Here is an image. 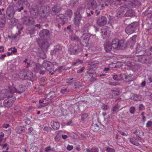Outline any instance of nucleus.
<instances>
[{
    "mask_svg": "<svg viewBox=\"0 0 152 152\" xmlns=\"http://www.w3.org/2000/svg\"><path fill=\"white\" fill-rule=\"evenodd\" d=\"M44 51L42 50L37 53L38 56L43 59H45L46 58V54L44 53Z\"/></svg>",
    "mask_w": 152,
    "mask_h": 152,
    "instance_id": "473e14b6",
    "label": "nucleus"
},
{
    "mask_svg": "<svg viewBox=\"0 0 152 152\" xmlns=\"http://www.w3.org/2000/svg\"><path fill=\"white\" fill-rule=\"evenodd\" d=\"M41 9L43 14L40 15L39 20L42 22H44L47 18V15L50 11V7L48 6L42 7Z\"/></svg>",
    "mask_w": 152,
    "mask_h": 152,
    "instance_id": "423d86ee",
    "label": "nucleus"
},
{
    "mask_svg": "<svg viewBox=\"0 0 152 152\" xmlns=\"http://www.w3.org/2000/svg\"><path fill=\"white\" fill-rule=\"evenodd\" d=\"M96 79L94 77H91L90 79L89 80L91 82H94L96 80Z\"/></svg>",
    "mask_w": 152,
    "mask_h": 152,
    "instance_id": "338daca9",
    "label": "nucleus"
},
{
    "mask_svg": "<svg viewBox=\"0 0 152 152\" xmlns=\"http://www.w3.org/2000/svg\"><path fill=\"white\" fill-rule=\"evenodd\" d=\"M101 33L102 37L103 39L107 37L109 34V28L105 26L103 27L101 29Z\"/></svg>",
    "mask_w": 152,
    "mask_h": 152,
    "instance_id": "6ab92c4d",
    "label": "nucleus"
},
{
    "mask_svg": "<svg viewBox=\"0 0 152 152\" xmlns=\"http://www.w3.org/2000/svg\"><path fill=\"white\" fill-rule=\"evenodd\" d=\"M117 1L119 2H121V1H125L126 2L125 5V8H130L131 7L133 4V2L130 1H127V0H117Z\"/></svg>",
    "mask_w": 152,
    "mask_h": 152,
    "instance_id": "b1692460",
    "label": "nucleus"
},
{
    "mask_svg": "<svg viewBox=\"0 0 152 152\" xmlns=\"http://www.w3.org/2000/svg\"><path fill=\"white\" fill-rule=\"evenodd\" d=\"M101 108L103 110H107L108 108L109 107L106 104H103L102 105Z\"/></svg>",
    "mask_w": 152,
    "mask_h": 152,
    "instance_id": "603ef678",
    "label": "nucleus"
},
{
    "mask_svg": "<svg viewBox=\"0 0 152 152\" xmlns=\"http://www.w3.org/2000/svg\"><path fill=\"white\" fill-rule=\"evenodd\" d=\"M38 11L37 10H34L33 11L31 12V15L34 18L37 17L38 14Z\"/></svg>",
    "mask_w": 152,
    "mask_h": 152,
    "instance_id": "e433bc0d",
    "label": "nucleus"
},
{
    "mask_svg": "<svg viewBox=\"0 0 152 152\" xmlns=\"http://www.w3.org/2000/svg\"><path fill=\"white\" fill-rule=\"evenodd\" d=\"M94 12L92 10L90 11V12H86L87 14V17H90L91 15H93L94 14Z\"/></svg>",
    "mask_w": 152,
    "mask_h": 152,
    "instance_id": "864d4df0",
    "label": "nucleus"
},
{
    "mask_svg": "<svg viewBox=\"0 0 152 152\" xmlns=\"http://www.w3.org/2000/svg\"><path fill=\"white\" fill-rule=\"evenodd\" d=\"M82 31L85 33L83 34H90L93 35L92 34L94 31V28L89 23H87L84 26L82 29ZM94 36V35H93Z\"/></svg>",
    "mask_w": 152,
    "mask_h": 152,
    "instance_id": "6e6552de",
    "label": "nucleus"
},
{
    "mask_svg": "<svg viewBox=\"0 0 152 152\" xmlns=\"http://www.w3.org/2000/svg\"><path fill=\"white\" fill-rule=\"evenodd\" d=\"M56 20L59 24L64 25L67 21V18L65 15L62 14H60L56 15Z\"/></svg>",
    "mask_w": 152,
    "mask_h": 152,
    "instance_id": "ddd939ff",
    "label": "nucleus"
},
{
    "mask_svg": "<svg viewBox=\"0 0 152 152\" xmlns=\"http://www.w3.org/2000/svg\"><path fill=\"white\" fill-rule=\"evenodd\" d=\"M6 97V94L5 93L4 91H0V100L4 99Z\"/></svg>",
    "mask_w": 152,
    "mask_h": 152,
    "instance_id": "a19ab883",
    "label": "nucleus"
},
{
    "mask_svg": "<svg viewBox=\"0 0 152 152\" xmlns=\"http://www.w3.org/2000/svg\"><path fill=\"white\" fill-rule=\"evenodd\" d=\"M145 47V45H142L141 43L140 44H138L136 47V52H142V51L144 52L145 51L144 50Z\"/></svg>",
    "mask_w": 152,
    "mask_h": 152,
    "instance_id": "393cba45",
    "label": "nucleus"
},
{
    "mask_svg": "<svg viewBox=\"0 0 152 152\" xmlns=\"http://www.w3.org/2000/svg\"><path fill=\"white\" fill-rule=\"evenodd\" d=\"M152 126V121H148L146 124V127L148 128Z\"/></svg>",
    "mask_w": 152,
    "mask_h": 152,
    "instance_id": "13d9d810",
    "label": "nucleus"
},
{
    "mask_svg": "<svg viewBox=\"0 0 152 152\" xmlns=\"http://www.w3.org/2000/svg\"><path fill=\"white\" fill-rule=\"evenodd\" d=\"M145 53H144V52L142 51V52H136V53L135 54L136 56H138L140 57V56H142L144 54H145Z\"/></svg>",
    "mask_w": 152,
    "mask_h": 152,
    "instance_id": "a18cd8bd",
    "label": "nucleus"
},
{
    "mask_svg": "<svg viewBox=\"0 0 152 152\" xmlns=\"http://www.w3.org/2000/svg\"><path fill=\"white\" fill-rule=\"evenodd\" d=\"M55 92L54 91L50 92L48 94L46 95V97L48 99H51L56 96Z\"/></svg>",
    "mask_w": 152,
    "mask_h": 152,
    "instance_id": "c756f323",
    "label": "nucleus"
},
{
    "mask_svg": "<svg viewBox=\"0 0 152 152\" xmlns=\"http://www.w3.org/2000/svg\"><path fill=\"white\" fill-rule=\"evenodd\" d=\"M19 88L16 89L15 92L19 94H21L26 89V87L24 86L20 85L19 86Z\"/></svg>",
    "mask_w": 152,
    "mask_h": 152,
    "instance_id": "c85d7f7f",
    "label": "nucleus"
},
{
    "mask_svg": "<svg viewBox=\"0 0 152 152\" xmlns=\"http://www.w3.org/2000/svg\"><path fill=\"white\" fill-rule=\"evenodd\" d=\"M5 24V17L4 18L0 19V27H3L4 26Z\"/></svg>",
    "mask_w": 152,
    "mask_h": 152,
    "instance_id": "ea45409f",
    "label": "nucleus"
},
{
    "mask_svg": "<svg viewBox=\"0 0 152 152\" xmlns=\"http://www.w3.org/2000/svg\"><path fill=\"white\" fill-rule=\"evenodd\" d=\"M70 38L71 40L73 41L78 42L80 40V38L74 34H72L70 35Z\"/></svg>",
    "mask_w": 152,
    "mask_h": 152,
    "instance_id": "7c9ffc66",
    "label": "nucleus"
},
{
    "mask_svg": "<svg viewBox=\"0 0 152 152\" xmlns=\"http://www.w3.org/2000/svg\"><path fill=\"white\" fill-rule=\"evenodd\" d=\"M126 80H127V81L128 82L131 81L132 80V79L131 78V76L130 74H129V75L128 74H126Z\"/></svg>",
    "mask_w": 152,
    "mask_h": 152,
    "instance_id": "de8ad7c7",
    "label": "nucleus"
},
{
    "mask_svg": "<svg viewBox=\"0 0 152 152\" xmlns=\"http://www.w3.org/2000/svg\"><path fill=\"white\" fill-rule=\"evenodd\" d=\"M88 116V114L86 113H85L82 115L81 116V119L83 121L85 120Z\"/></svg>",
    "mask_w": 152,
    "mask_h": 152,
    "instance_id": "09e8293b",
    "label": "nucleus"
},
{
    "mask_svg": "<svg viewBox=\"0 0 152 152\" xmlns=\"http://www.w3.org/2000/svg\"><path fill=\"white\" fill-rule=\"evenodd\" d=\"M110 94V97L111 98H115L120 94L119 92L118 91L113 89L111 90V92Z\"/></svg>",
    "mask_w": 152,
    "mask_h": 152,
    "instance_id": "4be33fe9",
    "label": "nucleus"
},
{
    "mask_svg": "<svg viewBox=\"0 0 152 152\" xmlns=\"http://www.w3.org/2000/svg\"><path fill=\"white\" fill-rule=\"evenodd\" d=\"M104 47L105 51L107 53H110L112 47L111 43L106 42L104 44Z\"/></svg>",
    "mask_w": 152,
    "mask_h": 152,
    "instance_id": "5701e85b",
    "label": "nucleus"
},
{
    "mask_svg": "<svg viewBox=\"0 0 152 152\" xmlns=\"http://www.w3.org/2000/svg\"><path fill=\"white\" fill-rule=\"evenodd\" d=\"M91 152H98L99 150L98 148H92L91 149Z\"/></svg>",
    "mask_w": 152,
    "mask_h": 152,
    "instance_id": "bf43d9fd",
    "label": "nucleus"
},
{
    "mask_svg": "<svg viewBox=\"0 0 152 152\" xmlns=\"http://www.w3.org/2000/svg\"><path fill=\"white\" fill-rule=\"evenodd\" d=\"M20 2H22V4H25L26 5H28V1H27V0H23L22 1L21 0L20 1Z\"/></svg>",
    "mask_w": 152,
    "mask_h": 152,
    "instance_id": "e2e57ef3",
    "label": "nucleus"
},
{
    "mask_svg": "<svg viewBox=\"0 0 152 152\" xmlns=\"http://www.w3.org/2000/svg\"><path fill=\"white\" fill-rule=\"evenodd\" d=\"M137 22H134L129 25L126 28L125 31L126 33L130 35L134 33L136 31L137 27L138 26Z\"/></svg>",
    "mask_w": 152,
    "mask_h": 152,
    "instance_id": "39448f33",
    "label": "nucleus"
},
{
    "mask_svg": "<svg viewBox=\"0 0 152 152\" xmlns=\"http://www.w3.org/2000/svg\"><path fill=\"white\" fill-rule=\"evenodd\" d=\"M87 7L88 9L93 10L97 7V3L95 0H87Z\"/></svg>",
    "mask_w": 152,
    "mask_h": 152,
    "instance_id": "a211bd4d",
    "label": "nucleus"
},
{
    "mask_svg": "<svg viewBox=\"0 0 152 152\" xmlns=\"http://www.w3.org/2000/svg\"><path fill=\"white\" fill-rule=\"evenodd\" d=\"M109 85L111 86H115L119 84V83L118 82H110L109 83Z\"/></svg>",
    "mask_w": 152,
    "mask_h": 152,
    "instance_id": "680f3d73",
    "label": "nucleus"
},
{
    "mask_svg": "<svg viewBox=\"0 0 152 152\" xmlns=\"http://www.w3.org/2000/svg\"><path fill=\"white\" fill-rule=\"evenodd\" d=\"M129 111L131 113L133 114L135 111V107H130L129 109Z\"/></svg>",
    "mask_w": 152,
    "mask_h": 152,
    "instance_id": "5fc2aeb1",
    "label": "nucleus"
},
{
    "mask_svg": "<svg viewBox=\"0 0 152 152\" xmlns=\"http://www.w3.org/2000/svg\"><path fill=\"white\" fill-rule=\"evenodd\" d=\"M85 10L84 7H78L75 14V16L74 19V23L75 26L78 27L80 24V21L82 17L84 16L83 14Z\"/></svg>",
    "mask_w": 152,
    "mask_h": 152,
    "instance_id": "f257e3e1",
    "label": "nucleus"
},
{
    "mask_svg": "<svg viewBox=\"0 0 152 152\" xmlns=\"http://www.w3.org/2000/svg\"><path fill=\"white\" fill-rule=\"evenodd\" d=\"M41 39L39 40H50V32L47 29H44L41 30L39 33Z\"/></svg>",
    "mask_w": 152,
    "mask_h": 152,
    "instance_id": "1a4fd4ad",
    "label": "nucleus"
},
{
    "mask_svg": "<svg viewBox=\"0 0 152 152\" xmlns=\"http://www.w3.org/2000/svg\"><path fill=\"white\" fill-rule=\"evenodd\" d=\"M43 67L42 66L40 65L39 64H38L36 66V68L40 70V72H39V73L40 74L42 75H43L45 72V70H42V68Z\"/></svg>",
    "mask_w": 152,
    "mask_h": 152,
    "instance_id": "c9c22d12",
    "label": "nucleus"
},
{
    "mask_svg": "<svg viewBox=\"0 0 152 152\" xmlns=\"http://www.w3.org/2000/svg\"><path fill=\"white\" fill-rule=\"evenodd\" d=\"M49 41L48 40H39L37 41L39 47L42 50L47 51L50 46Z\"/></svg>",
    "mask_w": 152,
    "mask_h": 152,
    "instance_id": "9d476101",
    "label": "nucleus"
},
{
    "mask_svg": "<svg viewBox=\"0 0 152 152\" xmlns=\"http://www.w3.org/2000/svg\"><path fill=\"white\" fill-rule=\"evenodd\" d=\"M29 33L31 35L34 34L35 33V30L34 28H32L29 30Z\"/></svg>",
    "mask_w": 152,
    "mask_h": 152,
    "instance_id": "69168bd1",
    "label": "nucleus"
},
{
    "mask_svg": "<svg viewBox=\"0 0 152 152\" xmlns=\"http://www.w3.org/2000/svg\"><path fill=\"white\" fill-rule=\"evenodd\" d=\"M97 7L98 9L100 10L103 9L105 7V6L103 2H102V3H101Z\"/></svg>",
    "mask_w": 152,
    "mask_h": 152,
    "instance_id": "c03bdc74",
    "label": "nucleus"
},
{
    "mask_svg": "<svg viewBox=\"0 0 152 152\" xmlns=\"http://www.w3.org/2000/svg\"><path fill=\"white\" fill-rule=\"evenodd\" d=\"M113 79L117 81H119L120 80L118 78V75H113Z\"/></svg>",
    "mask_w": 152,
    "mask_h": 152,
    "instance_id": "052dcab7",
    "label": "nucleus"
},
{
    "mask_svg": "<svg viewBox=\"0 0 152 152\" xmlns=\"http://www.w3.org/2000/svg\"><path fill=\"white\" fill-rule=\"evenodd\" d=\"M89 37L88 34H83L80 38L81 44L85 47L88 46V41Z\"/></svg>",
    "mask_w": 152,
    "mask_h": 152,
    "instance_id": "2eb2a0df",
    "label": "nucleus"
},
{
    "mask_svg": "<svg viewBox=\"0 0 152 152\" xmlns=\"http://www.w3.org/2000/svg\"><path fill=\"white\" fill-rule=\"evenodd\" d=\"M106 151L107 152H115V150L114 149L110 148L109 147H107L106 149Z\"/></svg>",
    "mask_w": 152,
    "mask_h": 152,
    "instance_id": "8fccbe9b",
    "label": "nucleus"
},
{
    "mask_svg": "<svg viewBox=\"0 0 152 152\" xmlns=\"http://www.w3.org/2000/svg\"><path fill=\"white\" fill-rule=\"evenodd\" d=\"M15 91H16V88L14 87H9V90H6L5 91L6 94V97L10 99L12 98L13 97H15L13 96V94L15 92Z\"/></svg>",
    "mask_w": 152,
    "mask_h": 152,
    "instance_id": "dca6fc26",
    "label": "nucleus"
},
{
    "mask_svg": "<svg viewBox=\"0 0 152 152\" xmlns=\"http://www.w3.org/2000/svg\"><path fill=\"white\" fill-rule=\"evenodd\" d=\"M134 15V12L133 10H129L124 15L126 17H131L133 16Z\"/></svg>",
    "mask_w": 152,
    "mask_h": 152,
    "instance_id": "2f4dec72",
    "label": "nucleus"
},
{
    "mask_svg": "<svg viewBox=\"0 0 152 152\" xmlns=\"http://www.w3.org/2000/svg\"><path fill=\"white\" fill-rule=\"evenodd\" d=\"M139 61L142 63H145L148 62V61L150 60V58L148 55L145 53L142 56L139 57Z\"/></svg>",
    "mask_w": 152,
    "mask_h": 152,
    "instance_id": "aec40b11",
    "label": "nucleus"
},
{
    "mask_svg": "<svg viewBox=\"0 0 152 152\" xmlns=\"http://www.w3.org/2000/svg\"><path fill=\"white\" fill-rule=\"evenodd\" d=\"M148 79L150 81V83L152 82V75H149L148 76Z\"/></svg>",
    "mask_w": 152,
    "mask_h": 152,
    "instance_id": "774afa93",
    "label": "nucleus"
},
{
    "mask_svg": "<svg viewBox=\"0 0 152 152\" xmlns=\"http://www.w3.org/2000/svg\"><path fill=\"white\" fill-rule=\"evenodd\" d=\"M68 90H67V88H64L62 89L61 91V92L62 94H65L66 93L68 92Z\"/></svg>",
    "mask_w": 152,
    "mask_h": 152,
    "instance_id": "6e6d98bb",
    "label": "nucleus"
},
{
    "mask_svg": "<svg viewBox=\"0 0 152 152\" xmlns=\"http://www.w3.org/2000/svg\"><path fill=\"white\" fill-rule=\"evenodd\" d=\"M82 51L81 48L75 44L71 45L68 49V53L71 55H77Z\"/></svg>",
    "mask_w": 152,
    "mask_h": 152,
    "instance_id": "20e7f679",
    "label": "nucleus"
},
{
    "mask_svg": "<svg viewBox=\"0 0 152 152\" xmlns=\"http://www.w3.org/2000/svg\"><path fill=\"white\" fill-rule=\"evenodd\" d=\"M65 14L68 17L70 18L72 16V12L70 10H68L66 11Z\"/></svg>",
    "mask_w": 152,
    "mask_h": 152,
    "instance_id": "79ce46f5",
    "label": "nucleus"
},
{
    "mask_svg": "<svg viewBox=\"0 0 152 152\" xmlns=\"http://www.w3.org/2000/svg\"><path fill=\"white\" fill-rule=\"evenodd\" d=\"M11 50L12 53H15L17 52V49L15 48H10L8 49V50Z\"/></svg>",
    "mask_w": 152,
    "mask_h": 152,
    "instance_id": "0e129e2a",
    "label": "nucleus"
},
{
    "mask_svg": "<svg viewBox=\"0 0 152 152\" xmlns=\"http://www.w3.org/2000/svg\"><path fill=\"white\" fill-rule=\"evenodd\" d=\"M7 65L8 68L11 70H13L15 69V65L11 61H9L7 62Z\"/></svg>",
    "mask_w": 152,
    "mask_h": 152,
    "instance_id": "f704fd0d",
    "label": "nucleus"
},
{
    "mask_svg": "<svg viewBox=\"0 0 152 152\" xmlns=\"http://www.w3.org/2000/svg\"><path fill=\"white\" fill-rule=\"evenodd\" d=\"M107 21L106 17L104 16H102L97 19L96 23L99 26H102L106 24Z\"/></svg>",
    "mask_w": 152,
    "mask_h": 152,
    "instance_id": "f3484780",
    "label": "nucleus"
},
{
    "mask_svg": "<svg viewBox=\"0 0 152 152\" xmlns=\"http://www.w3.org/2000/svg\"><path fill=\"white\" fill-rule=\"evenodd\" d=\"M51 125L53 129L56 130L58 129L60 127L59 123L58 122L54 121L51 122Z\"/></svg>",
    "mask_w": 152,
    "mask_h": 152,
    "instance_id": "cd10ccee",
    "label": "nucleus"
},
{
    "mask_svg": "<svg viewBox=\"0 0 152 152\" xmlns=\"http://www.w3.org/2000/svg\"><path fill=\"white\" fill-rule=\"evenodd\" d=\"M137 37V35H135L129 39V41L131 42V41H132L133 42L132 43H133L135 42Z\"/></svg>",
    "mask_w": 152,
    "mask_h": 152,
    "instance_id": "37998d69",
    "label": "nucleus"
},
{
    "mask_svg": "<svg viewBox=\"0 0 152 152\" xmlns=\"http://www.w3.org/2000/svg\"><path fill=\"white\" fill-rule=\"evenodd\" d=\"M111 45L112 48L114 49H123L125 48L126 45L123 40H119L118 39H115L112 41Z\"/></svg>",
    "mask_w": 152,
    "mask_h": 152,
    "instance_id": "f03ea898",
    "label": "nucleus"
},
{
    "mask_svg": "<svg viewBox=\"0 0 152 152\" xmlns=\"http://www.w3.org/2000/svg\"><path fill=\"white\" fill-rule=\"evenodd\" d=\"M74 79L73 78L67 79L66 80V83H71L74 81Z\"/></svg>",
    "mask_w": 152,
    "mask_h": 152,
    "instance_id": "4d7b16f0",
    "label": "nucleus"
},
{
    "mask_svg": "<svg viewBox=\"0 0 152 152\" xmlns=\"http://www.w3.org/2000/svg\"><path fill=\"white\" fill-rule=\"evenodd\" d=\"M20 1L18 0V3L14 4L12 5L14 7V8L15 11L17 10L19 12H21L22 10L23 9V7L22 4H20Z\"/></svg>",
    "mask_w": 152,
    "mask_h": 152,
    "instance_id": "412c9836",
    "label": "nucleus"
},
{
    "mask_svg": "<svg viewBox=\"0 0 152 152\" xmlns=\"http://www.w3.org/2000/svg\"><path fill=\"white\" fill-rule=\"evenodd\" d=\"M15 97L12 98H8L4 100L3 102L4 106L6 107L10 108L11 107L16 100Z\"/></svg>",
    "mask_w": 152,
    "mask_h": 152,
    "instance_id": "4468645a",
    "label": "nucleus"
},
{
    "mask_svg": "<svg viewBox=\"0 0 152 152\" xmlns=\"http://www.w3.org/2000/svg\"><path fill=\"white\" fill-rule=\"evenodd\" d=\"M126 74H121L120 75V80H123L124 79H126Z\"/></svg>",
    "mask_w": 152,
    "mask_h": 152,
    "instance_id": "49530a36",
    "label": "nucleus"
},
{
    "mask_svg": "<svg viewBox=\"0 0 152 152\" xmlns=\"http://www.w3.org/2000/svg\"><path fill=\"white\" fill-rule=\"evenodd\" d=\"M22 23L26 26H31L34 23V20L32 17L25 16L21 19Z\"/></svg>",
    "mask_w": 152,
    "mask_h": 152,
    "instance_id": "f8f14e48",
    "label": "nucleus"
},
{
    "mask_svg": "<svg viewBox=\"0 0 152 152\" xmlns=\"http://www.w3.org/2000/svg\"><path fill=\"white\" fill-rule=\"evenodd\" d=\"M61 10V7L58 5H54L52 8V11L55 14L60 12Z\"/></svg>",
    "mask_w": 152,
    "mask_h": 152,
    "instance_id": "a878e982",
    "label": "nucleus"
},
{
    "mask_svg": "<svg viewBox=\"0 0 152 152\" xmlns=\"http://www.w3.org/2000/svg\"><path fill=\"white\" fill-rule=\"evenodd\" d=\"M19 77L20 79L23 80L32 81L33 78L32 74L31 73H27L26 71L22 70L19 73Z\"/></svg>",
    "mask_w": 152,
    "mask_h": 152,
    "instance_id": "0eeeda50",
    "label": "nucleus"
},
{
    "mask_svg": "<svg viewBox=\"0 0 152 152\" xmlns=\"http://www.w3.org/2000/svg\"><path fill=\"white\" fill-rule=\"evenodd\" d=\"M120 107V105L118 104H115V106L113 107V113H112L114 114L116 111H118V109H119Z\"/></svg>",
    "mask_w": 152,
    "mask_h": 152,
    "instance_id": "4c0bfd02",
    "label": "nucleus"
},
{
    "mask_svg": "<svg viewBox=\"0 0 152 152\" xmlns=\"http://www.w3.org/2000/svg\"><path fill=\"white\" fill-rule=\"evenodd\" d=\"M42 66L44 67L45 69L49 71V73L51 75H53L56 69L54 70V65L51 62L46 61H44L42 64Z\"/></svg>",
    "mask_w": 152,
    "mask_h": 152,
    "instance_id": "7ed1b4c3",
    "label": "nucleus"
},
{
    "mask_svg": "<svg viewBox=\"0 0 152 152\" xmlns=\"http://www.w3.org/2000/svg\"><path fill=\"white\" fill-rule=\"evenodd\" d=\"M62 48L59 45H56L54 49L53 53H58L60 54L62 53Z\"/></svg>",
    "mask_w": 152,
    "mask_h": 152,
    "instance_id": "bb28decb",
    "label": "nucleus"
},
{
    "mask_svg": "<svg viewBox=\"0 0 152 152\" xmlns=\"http://www.w3.org/2000/svg\"><path fill=\"white\" fill-rule=\"evenodd\" d=\"M15 12V10L14 8V7L12 5L10 6L7 10L6 18L8 19L12 18L13 17Z\"/></svg>",
    "mask_w": 152,
    "mask_h": 152,
    "instance_id": "9b49d317",
    "label": "nucleus"
},
{
    "mask_svg": "<svg viewBox=\"0 0 152 152\" xmlns=\"http://www.w3.org/2000/svg\"><path fill=\"white\" fill-rule=\"evenodd\" d=\"M17 132L19 134H21L24 131L23 127L21 126H18L16 129Z\"/></svg>",
    "mask_w": 152,
    "mask_h": 152,
    "instance_id": "58836bf2",
    "label": "nucleus"
},
{
    "mask_svg": "<svg viewBox=\"0 0 152 152\" xmlns=\"http://www.w3.org/2000/svg\"><path fill=\"white\" fill-rule=\"evenodd\" d=\"M131 23H132L131 21L130 20L128 19H126L124 21V24L126 25H128L130 24Z\"/></svg>",
    "mask_w": 152,
    "mask_h": 152,
    "instance_id": "3c124183",
    "label": "nucleus"
},
{
    "mask_svg": "<svg viewBox=\"0 0 152 152\" xmlns=\"http://www.w3.org/2000/svg\"><path fill=\"white\" fill-rule=\"evenodd\" d=\"M132 97H131V99L132 100H141L142 98L141 96L140 95H138L136 94H133Z\"/></svg>",
    "mask_w": 152,
    "mask_h": 152,
    "instance_id": "72a5a7b5",
    "label": "nucleus"
}]
</instances>
